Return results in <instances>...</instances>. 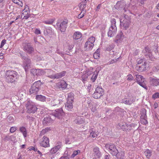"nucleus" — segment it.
<instances>
[{
    "label": "nucleus",
    "mask_w": 159,
    "mask_h": 159,
    "mask_svg": "<svg viewBox=\"0 0 159 159\" xmlns=\"http://www.w3.org/2000/svg\"><path fill=\"white\" fill-rule=\"evenodd\" d=\"M135 98L132 96L129 98H123L121 102L126 104L131 105L135 101Z\"/></svg>",
    "instance_id": "18"
},
{
    "label": "nucleus",
    "mask_w": 159,
    "mask_h": 159,
    "mask_svg": "<svg viewBox=\"0 0 159 159\" xmlns=\"http://www.w3.org/2000/svg\"><path fill=\"white\" fill-rule=\"evenodd\" d=\"M75 123L79 125L83 124L84 122V118L80 116H78L74 121Z\"/></svg>",
    "instance_id": "26"
},
{
    "label": "nucleus",
    "mask_w": 159,
    "mask_h": 159,
    "mask_svg": "<svg viewBox=\"0 0 159 159\" xmlns=\"http://www.w3.org/2000/svg\"><path fill=\"white\" fill-rule=\"evenodd\" d=\"M100 54L97 52H95L93 54V57L95 59H98L99 58Z\"/></svg>",
    "instance_id": "53"
},
{
    "label": "nucleus",
    "mask_w": 159,
    "mask_h": 159,
    "mask_svg": "<svg viewBox=\"0 0 159 159\" xmlns=\"http://www.w3.org/2000/svg\"><path fill=\"white\" fill-rule=\"evenodd\" d=\"M131 18L128 15L125 14V16L120 19L121 29L126 30H128L131 24Z\"/></svg>",
    "instance_id": "2"
},
{
    "label": "nucleus",
    "mask_w": 159,
    "mask_h": 159,
    "mask_svg": "<svg viewBox=\"0 0 159 159\" xmlns=\"http://www.w3.org/2000/svg\"><path fill=\"white\" fill-rule=\"evenodd\" d=\"M136 76L138 84L141 82H144V79L142 76L141 75H136Z\"/></svg>",
    "instance_id": "36"
},
{
    "label": "nucleus",
    "mask_w": 159,
    "mask_h": 159,
    "mask_svg": "<svg viewBox=\"0 0 159 159\" xmlns=\"http://www.w3.org/2000/svg\"><path fill=\"white\" fill-rule=\"evenodd\" d=\"M11 137H10V136L7 135H6L5 136L4 138L3 139V140L4 141H9L10 139V138Z\"/></svg>",
    "instance_id": "61"
},
{
    "label": "nucleus",
    "mask_w": 159,
    "mask_h": 159,
    "mask_svg": "<svg viewBox=\"0 0 159 159\" xmlns=\"http://www.w3.org/2000/svg\"><path fill=\"white\" fill-rule=\"evenodd\" d=\"M60 102V101L58 99H54L52 100L49 104L52 106H54L59 104Z\"/></svg>",
    "instance_id": "32"
},
{
    "label": "nucleus",
    "mask_w": 159,
    "mask_h": 159,
    "mask_svg": "<svg viewBox=\"0 0 159 159\" xmlns=\"http://www.w3.org/2000/svg\"><path fill=\"white\" fill-rule=\"evenodd\" d=\"M144 82H141L140 83H139L138 84L140 85L141 86L145 88V89H147V86L145 85V84L144 83Z\"/></svg>",
    "instance_id": "58"
},
{
    "label": "nucleus",
    "mask_w": 159,
    "mask_h": 159,
    "mask_svg": "<svg viewBox=\"0 0 159 159\" xmlns=\"http://www.w3.org/2000/svg\"><path fill=\"white\" fill-rule=\"evenodd\" d=\"M5 77L7 82L12 83L16 80L19 77V75L16 71L7 70L5 72Z\"/></svg>",
    "instance_id": "1"
},
{
    "label": "nucleus",
    "mask_w": 159,
    "mask_h": 159,
    "mask_svg": "<svg viewBox=\"0 0 159 159\" xmlns=\"http://www.w3.org/2000/svg\"><path fill=\"white\" fill-rule=\"evenodd\" d=\"M152 98L153 99H155L159 98V93L157 92L154 93L152 95Z\"/></svg>",
    "instance_id": "50"
},
{
    "label": "nucleus",
    "mask_w": 159,
    "mask_h": 159,
    "mask_svg": "<svg viewBox=\"0 0 159 159\" xmlns=\"http://www.w3.org/2000/svg\"><path fill=\"white\" fill-rule=\"evenodd\" d=\"M89 136L91 137L95 138L97 136V134H96L95 132L93 131L90 133Z\"/></svg>",
    "instance_id": "56"
},
{
    "label": "nucleus",
    "mask_w": 159,
    "mask_h": 159,
    "mask_svg": "<svg viewBox=\"0 0 159 159\" xmlns=\"http://www.w3.org/2000/svg\"><path fill=\"white\" fill-rule=\"evenodd\" d=\"M105 147L109 150V152L113 156L116 155L118 151L115 145L112 143H108L105 145Z\"/></svg>",
    "instance_id": "8"
},
{
    "label": "nucleus",
    "mask_w": 159,
    "mask_h": 159,
    "mask_svg": "<svg viewBox=\"0 0 159 159\" xmlns=\"http://www.w3.org/2000/svg\"><path fill=\"white\" fill-rule=\"evenodd\" d=\"M89 75L88 74H83L81 76V78L82 81L84 83L85 81L87 80Z\"/></svg>",
    "instance_id": "39"
},
{
    "label": "nucleus",
    "mask_w": 159,
    "mask_h": 159,
    "mask_svg": "<svg viewBox=\"0 0 159 159\" xmlns=\"http://www.w3.org/2000/svg\"><path fill=\"white\" fill-rule=\"evenodd\" d=\"M68 20L65 19L63 20H58L57 23V29L61 32H64L67 27Z\"/></svg>",
    "instance_id": "3"
},
{
    "label": "nucleus",
    "mask_w": 159,
    "mask_h": 159,
    "mask_svg": "<svg viewBox=\"0 0 159 159\" xmlns=\"http://www.w3.org/2000/svg\"><path fill=\"white\" fill-rule=\"evenodd\" d=\"M134 79V77L131 74L128 75L127 77V80L129 81H131Z\"/></svg>",
    "instance_id": "54"
},
{
    "label": "nucleus",
    "mask_w": 159,
    "mask_h": 159,
    "mask_svg": "<svg viewBox=\"0 0 159 159\" xmlns=\"http://www.w3.org/2000/svg\"><path fill=\"white\" fill-rule=\"evenodd\" d=\"M74 94L72 93H70L68 94L67 100V102H72L74 99Z\"/></svg>",
    "instance_id": "30"
},
{
    "label": "nucleus",
    "mask_w": 159,
    "mask_h": 159,
    "mask_svg": "<svg viewBox=\"0 0 159 159\" xmlns=\"http://www.w3.org/2000/svg\"><path fill=\"white\" fill-rule=\"evenodd\" d=\"M114 45L113 44H111V45H110L108 46L106 48V50L107 51H110L112 49L114 48Z\"/></svg>",
    "instance_id": "48"
},
{
    "label": "nucleus",
    "mask_w": 159,
    "mask_h": 159,
    "mask_svg": "<svg viewBox=\"0 0 159 159\" xmlns=\"http://www.w3.org/2000/svg\"><path fill=\"white\" fill-rule=\"evenodd\" d=\"M93 46V45L86 42L84 46V50L87 51L91 50L92 49Z\"/></svg>",
    "instance_id": "27"
},
{
    "label": "nucleus",
    "mask_w": 159,
    "mask_h": 159,
    "mask_svg": "<svg viewBox=\"0 0 159 159\" xmlns=\"http://www.w3.org/2000/svg\"><path fill=\"white\" fill-rule=\"evenodd\" d=\"M18 56L21 58L23 61L28 57L27 54L23 51H20L19 53Z\"/></svg>",
    "instance_id": "31"
},
{
    "label": "nucleus",
    "mask_w": 159,
    "mask_h": 159,
    "mask_svg": "<svg viewBox=\"0 0 159 159\" xmlns=\"http://www.w3.org/2000/svg\"><path fill=\"white\" fill-rule=\"evenodd\" d=\"M64 115V113L62 108L57 109L55 110V111L53 112L52 115L53 117L55 116L58 119H60Z\"/></svg>",
    "instance_id": "17"
},
{
    "label": "nucleus",
    "mask_w": 159,
    "mask_h": 159,
    "mask_svg": "<svg viewBox=\"0 0 159 159\" xmlns=\"http://www.w3.org/2000/svg\"><path fill=\"white\" fill-rule=\"evenodd\" d=\"M147 63L144 62L143 63L141 64L139 61L138 63L136 66V70L138 71L142 72L146 70Z\"/></svg>",
    "instance_id": "15"
},
{
    "label": "nucleus",
    "mask_w": 159,
    "mask_h": 159,
    "mask_svg": "<svg viewBox=\"0 0 159 159\" xmlns=\"http://www.w3.org/2000/svg\"><path fill=\"white\" fill-rule=\"evenodd\" d=\"M140 122L143 125H146L148 123V122L147 121V117L146 118H140Z\"/></svg>",
    "instance_id": "44"
},
{
    "label": "nucleus",
    "mask_w": 159,
    "mask_h": 159,
    "mask_svg": "<svg viewBox=\"0 0 159 159\" xmlns=\"http://www.w3.org/2000/svg\"><path fill=\"white\" fill-rule=\"evenodd\" d=\"M68 49L70 51H71V50L74 47V45L72 44H68Z\"/></svg>",
    "instance_id": "57"
},
{
    "label": "nucleus",
    "mask_w": 159,
    "mask_h": 159,
    "mask_svg": "<svg viewBox=\"0 0 159 159\" xmlns=\"http://www.w3.org/2000/svg\"><path fill=\"white\" fill-rule=\"evenodd\" d=\"M75 138L74 136H69L68 138L66 139V143L70 144L71 142H74L75 141Z\"/></svg>",
    "instance_id": "33"
},
{
    "label": "nucleus",
    "mask_w": 159,
    "mask_h": 159,
    "mask_svg": "<svg viewBox=\"0 0 159 159\" xmlns=\"http://www.w3.org/2000/svg\"><path fill=\"white\" fill-rule=\"evenodd\" d=\"M34 42L36 44H39V42L38 41L37 39V38L35 37H34Z\"/></svg>",
    "instance_id": "64"
},
{
    "label": "nucleus",
    "mask_w": 159,
    "mask_h": 159,
    "mask_svg": "<svg viewBox=\"0 0 159 159\" xmlns=\"http://www.w3.org/2000/svg\"><path fill=\"white\" fill-rule=\"evenodd\" d=\"M151 152L149 149L147 150L145 152V155L148 158H149L152 155Z\"/></svg>",
    "instance_id": "40"
},
{
    "label": "nucleus",
    "mask_w": 159,
    "mask_h": 159,
    "mask_svg": "<svg viewBox=\"0 0 159 159\" xmlns=\"http://www.w3.org/2000/svg\"><path fill=\"white\" fill-rule=\"evenodd\" d=\"M12 1L14 3L17 4L21 7L23 6L22 2L19 0H12Z\"/></svg>",
    "instance_id": "46"
},
{
    "label": "nucleus",
    "mask_w": 159,
    "mask_h": 159,
    "mask_svg": "<svg viewBox=\"0 0 159 159\" xmlns=\"http://www.w3.org/2000/svg\"><path fill=\"white\" fill-rule=\"evenodd\" d=\"M82 36V34L80 32L77 31L75 32L73 35L74 42H75V40L80 39L81 37Z\"/></svg>",
    "instance_id": "25"
},
{
    "label": "nucleus",
    "mask_w": 159,
    "mask_h": 159,
    "mask_svg": "<svg viewBox=\"0 0 159 159\" xmlns=\"http://www.w3.org/2000/svg\"><path fill=\"white\" fill-rule=\"evenodd\" d=\"M127 129H128V131H129L132 129V127L131 124H127Z\"/></svg>",
    "instance_id": "63"
},
{
    "label": "nucleus",
    "mask_w": 159,
    "mask_h": 159,
    "mask_svg": "<svg viewBox=\"0 0 159 159\" xmlns=\"http://www.w3.org/2000/svg\"><path fill=\"white\" fill-rule=\"evenodd\" d=\"M114 7L116 9L123 13H124L127 11V9L125 8L126 4L124 1H118Z\"/></svg>",
    "instance_id": "6"
},
{
    "label": "nucleus",
    "mask_w": 159,
    "mask_h": 159,
    "mask_svg": "<svg viewBox=\"0 0 159 159\" xmlns=\"http://www.w3.org/2000/svg\"><path fill=\"white\" fill-rule=\"evenodd\" d=\"M150 83L153 86H157L159 85V79L150 77Z\"/></svg>",
    "instance_id": "21"
},
{
    "label": "nucleus",
    "mask_w": 159,
    "mask_h": 159,
    "mask_svg": "<svg viewBox=\"0 0 159 159\" xmlns=\"http://www.w3.org/2000/svg\"><path fill=\"white\" fill-rule=\"evenodd\" d=\"M17 129V127H12L10 129V132L11 133H13Z\"/></svg>",
    "instance_id": "55"
},
{
    "label": "nucleus",
    "mask_w": 159,
    "mask_h": 159,
    "mask_svg": "<svg viewBox=\"0 0 159 159\" xmlns=\"http://www.w3.org/2000/svg\"><path fill=\"white\" fill-rule=\"evenodd\" d=\"M98 75V72L97 71L96 72V73H95L93 75V76L91 79V80L92 82H93L95 81V80L97 78Z\"/></svg>",
    "instance_id": "45"
},
{
    "label": "nucleus",
    "mask_w": 159,
    "mask_h": 159,
    "mask_svg": "<svg viewBox=\"0 0 159 159\" xmlns=\"http://www.w3.org/2000/svg\"><path fill=\"white\" fill-rule=\"evenodd\" d=\"M140 118L147 117L146 115V110L145 109H142L141 111Z\"/></svg>",
    "instance_id": "37"
},
{
    "label": "nucleus",
    "mask_w": 159,
    "mask_h": 159,
    "mask_svg": "<svg viewBox=\"0 0 159 159\" xmlns=\"http://www.w3.org/2000/svg\"><path fill=\"white\" fill-rule=\"evenodd\" d=\"M65 108L69 111H72L73 108L72 102H66L65 105Z\"/></svg>",
    "instance_id": "28"
},
{
    "label": "nucleus",
    "mask_w": 159,
    "mask_h": 159,
    "mask_svg": "<svg viewBox=\"0 0 159 159\" xmlns=\"http://www.w3.org/2000/svg\"><path fill=\"white\" fill-rule=\"evenodd\" d=\"M53 116L52 115L44 117L42 121L43 125L44 126L50 125L53 122Z\"/></svg>",
    "instance_id": "12"
},
{
    "label": "nucleus",
    "mask_w": 159,
    "mask_h": 159,
    "mask_svg": "<svg viewBox=\"0 0 159 159\" xmlns=\"http://www.w3.org/2000/svg\"><path fill=\"white\" fill-rule=\"evenodd\" d=\"M45 72L43 70L40 69H37V75H43L45 74Z\"/></svg>",
    "instance_id": "42"
},
{
    "label": "nucleus",
    "mask_w": 159,
    "mask_h": 159,
    "mask_svg": "<svg viewBox=\"0 0 159 159\" xmlns=\"http://www.w3.org/2000/svg\"><path fill=\"white\" fill-rule=\"evenodd\" d=\"M111 26L107 33V35L108 37H113L116 34L117 31V28L116 26V22L115 19H111Z\"/></svg>",
    "instance_id": "4"
},
{
    "label": "nucleus",
    "mask_w": 159,
    "mask_h": 159,
    "mask_svg": "<svg viewBox=\"0 0 159 159\" xmlns=\"http://www.w3.org/2000/svg\"><path fill=\"white\" fill-rule=\"evenodd\" d=\"M124 38V35L122 32L118 33L116 37V42L117 43H120Z\"/></svg>",
    "instance_id": "23"
},
{
    "label": "nucleus",
    "mask_w": 159,
    "mask_h": 159,
    "mask_svg": "<svg viewBox=\"0 0 159 159\" xmlns=\"http://www.w3.org/2000/svg\"><path fill=\"white\" fill-rule=\"evenodd\" d=\"M34 33L36 34H41L40 30L38 29H36L34 31Z\"/></svg>",
    "instance_id": "62"
},
{
    "label": "nucleus",
    "mask_w": 159,
    "mask_h": 159,
    "mask_svg": "<svg viewBox=\"0 0 159 159\" xmlns=\"http://www.w3.org/2000/svg\"><path fill=\"white\" fill-rule=\"evenodd\" d=\"M95 41V38L94 37L92 36L89 38L86 42L91 43L94 45V43Z\"/></svg>",
    "instance_id": "38"
},
{
    "label": "nucleus",
    "mask_w": 159,
    "mask_h": 159,
    "mask_svg": "<svg viewBox=\"0 0 159 159\" xmlns=\"http://www.w3.org/2000/svg\"><path fill=\"white\" fill-rule=\"evenodd\" d=\"M152 70L154 72H157L159 70V65H157L153 67Z\"/></svg>",
    "instance_id": "52"
},
{
    "label": "nucleus",
    "mask_w": 159,
    "mask_h": 159,
    "mask_svg": "<svg viewBox=\"0 0 159 159\" xmlns=\"http://www.w3.org/2000/svg\"><path fill=\"white\" fill-rule=\"evenodd\" d=\"M127 124H126L121 125L120 124L119 126L123 131H127L128 129H127Z\"/></svg>",
    "instance_id": "41"
},
{
    "label": "nucleus",
    "mask_w": 159,
    "mask_h": 159,
    "mask_svg": "<svg viewBox=\"0 0 159 159\" xmlns=\"http://www.w3.org/2000/svg\"><path fill=\"white\" fill-rule=\"evenodd\" d=\"M142 52L148 59L152 61H154V57L152 55L151 50L149 47H145L143 50Z\"/></svg>",
    "instance_id": "10"
},
{
    "label": "nucleus",
    "mask_w": 159,
    "mask_h": 159,
    "mask_svg": "<svg viewBox=\"0 0 159 159\" xmlns=\"http://www.w3.org/2000/svg\"><path fill=\"white\" fill-rule=\"evenodd\" d=\"M36 99L37 100L43 102H44L46 100V97L44 96L41 95H36Z\"/></svg>",
    "instance_id": "35"
},
{
    "label": "nucleus",
    "mask_w": 159,
    "mask_h": 159,
    "mask_svg": "<svg viewBox=\"0 0 159 159\" xmlns=\"http://www.w3.org/2000/svg\"><path fill=\"white\" fill-rule=\"evenodd\" d=\"M30 72L34 75H37V69H31Z\"/></svg>",
    "instance_id": "51"
},
{
    "label": "nucleus",
    "mask_w": 159,
    "mask_h": 159,
    "mask_svg": "<svg viewBox=\"0 0 159 159\" xmlns=\"http://www.w3.org/2000/svg\"><path fill=\"white\" fill-rule=\"evenodd\" d=\"M124 155V153L121 151L120 152H118L116 155L115 156H116V159H125Z\"/></svg>",
    "instance_id": "29"
},
{
    "label": "nucleus",
    "mask_w": 159,
    "mask_h": 159,
    "mask_svg": "<svg viewBox=\"0 0 159 159\" xmlns=\"http://www.w3.org/2000/svg\"><path fill=\"white\" fill-rule=\"evenodd\" d=\"M93 155L95 158H99L102 156L101 153L98 147H96L93 148Z\"/></svg>",
    "instance_id": "19"
},
{
    "label": "nucleus",
    "mask_w": 159,
    "mask_h": 159,
    "mask_svg": "<svg viewBox=\"0 0 159 159\" xmlns=\"http://www.w3.org/2000/svg\"><path fill=\"white\" fill-rule=\"evenodd\" d=\"M57 85L60 88H61L62 89H63L66 88L67 84L65 81H61L57 83Z\"/></svg>",
    "instance_id": "24"
},
{
    "label": "nucleus",
    "mask_w": 159,
    "mask_h": 159,
    "mask_svg": "<svg viewBox=\"0 0 159 159\" xmlns=\"http://www.w3.org/2000/svg\"><path fill=\"white\" fill-rule=\"evenodd\" d=\"M7 120L10 122H12L14 121L13 117L10 115L8 116L7 117Z\"/></svg>",
    "instance_id": "59"
},
{
    "label": "nucleus",
    "mask_w": 159,
    "mask_h": 159,
    "mask_svg": "<svg viewBox=\"0 0 159 159\" xmlns=\"http://www.w3.org/2000/svg\"><path fill=\"white\" fill-rule=\"evenodd\" d=\"M23 50L29 54L34 52V49L30 43H25L23 46Z\"/></svg>",
    "instance_id": "14"
},
{
    "label": "nucleus",
    "mask_w": 159,
    "mask_h": 159,
    "mask_svg": "<svg viewBox=\"0 0 159 159\" xmlns=\"http://www.w3.org/2000/svg\"><path fill=\"white\" fill-rule=\"evenodd\" d=\"M62 146L61 143V142L57 143V145L51 150L49 153L53 154L56 152L57 151L61 148Z\"/></svg>",
    "instance_id": "20"
},
{
    "label": "nucleus",
    "mask_w": 159,
    "mask_h": 159,
    "mask_svg": "<svg viewBox=\"0 0 159 159\" xmlns=\"http://www.w3.org/2000/svg\"><path fill=\"white\" fill-rule=\"evenodd\" d=\"M41 84L40 80L35 82L31 86L29 90L30 93L31 94L33 93L36 94L40 89V87Z\"/></svg>",
    "instance_id": "7"
},
{
    "label": "nucleus",
    "mask_w": 159,
    "mask_h": 159,
    "mask_svg": "<svg viewBox=\"0 0 159 159\" xmlns=\"http://www.w3.org/2000/svg\"><path fill=\"white\" fill-rule=\"evenodd\" d=\"M80 153V150H77V151H73V154L71 155V157L74 158L77 155L78 153Z\"/></svg>",
    "instance_id": "47"
},
{
    "label": "nucleus",
    "mask_w": 159,
    "mask_h": 159,
    "mask_svg": "<svg viewBox=\"0 0 159 159\" xmlns=\"http://www.w3.org/2000/svg\"><path fill=\"white\" fill-rule=\"evenodd\" d=\"M27 112L29 113H34L37 111L38 108L33 103L27 102L26 105Z\"/></svg>",
    "instance_id": "9"
},
{
    "label": "nucleus",
    "mask_w": 159,
    "mask_h": 159,
    "mask_svg": "<svg viewBox=\"0 0 159 159\" xmlns=\"http://www.w3.org/2000/svg\"><path fill=\"white\" fill-rule=\"evenodd\" d=\"M23 66L24 68L26 71L28 69L31 68V61L30 58L28 57L26 58L23 61Z\"/></svg>",
    "instance_id": "13"
},
{
    "label": "nucleus",
    "mask_w": 159,
    "mask_h": 159,
    "mask_svg": "<svg viewBox=\"0 0 159 159\" xmlns=\"http://www.w3.org/2000/svg\"><path fill=\"white\" fill-rule=\"evenodd\" d=\"M104 90L101 87H98L96 89L95 91L93 94V97L95 99L100 98L104 94Z\"/></svg>",
    "instance_id": "11"
},
{
    "label": "nucleus",
    "mask_w": 159,
    "mask_h": 159,
    "mask_svg": "<svg viewBox=\"0 0 159 159\" xmlns=\"http://www.w3.org/2000/svg\"><path fill=\"white\" fill-rule=\"evenodd\" d=\"M20 131L21 132L25 138L27 137V131L26 128L24 127H21L20 128Z\"/></svg>",
    "instance_id": "34"
},
{
    "label": "nucleus",
    "mask_w": 159,
    "mask_h": 159,
    "mask_svg": "<svg viewBox=\"0 0 159 159\" xmlns=\"http://www.w3.org/2000/svg\"><path fill=\"white\" fill-rule=\"evenodd\" d=\"M41 146L47 148L49 146V139L45 136H44L41 139L40 143Z\"/></svg>",
    "instance_id": "16"
},
{
    "label": "nucleus",
    "mask_w": 159,
    "mask_h": 159,
    "mask_svg": "<svg viewBox=\"0 0 159 159\" xmlns=\"http://www.w3.org/2000/svg\"><path fill=\"white\" fill-rule=\"evenodd\" d=\"M6 40L5 39H4L2 40V41L1 43V45L0 46V48H2L4 46V45L6 43Z\"/></svg>",
    "instance_id": "60"
},
{
    "label": "nucleus",
    "mask_w": 159,
    "mask_h": 159,
    "mask_svg": "<svg viewBox=\"0 0 159 159\" xmlns=\"http://www.w3.org/2000/svg\"><path fill=\"white\" fill-rule=\"evenodd\" d=\"M30 11L23 10L21 16V18L22 19H27L30 17Z\"/></svg>",
    "instance_id": "22"
},
{
    "label": "nucleus",
    "mask_w": 159,
    "mask_h": 159,
    "mask_svg": "<svg viewBox=\"0 0 159 159\" xmlns=\"http://www.w3.org/2000/svg\"><path fill=\"white\" fill-rule=\"evenodd\" d=\"M46 70V72L49 73L50 74L48 76V77L51 79H58L61 78L64 76L66 73L65 71H63L60 73L53 74L54 71L53 70L51 69H47Z\"/></svg>",
    "instance_id": "5"
},
{
    "label": "nucleus",
    "mask_w": 159,
    "mask_h": 159,
    "mask_svg": "<svg viewBox=\"0 0 159 159\" xmlns=\"http://www.w3.org/2000/svg\"><path fill=\"white\" fill-rule=\"evenodd\" d=\"M49 129L48 128H45V129L42 130L39 134L40 136L42 135H43L44 134H45L47 132L48 130H49Z\"/></svg>",
    "instance_id": "49"
},
{
    "label": "nucleus",
    "mask_w": 159,
    "mask_h": 159,
    "mask_svg": "<svg viewBox=\"0 0 159 159\" xmlns=\"http://www.w3.org/2000/svg\"><path fill=\"white\" fill-rule=\"evenodd\" d=\"M54 21V19H50L44 21H43V22L47 24L51 25L53 23Z\"/></svg>",
    "instance_id": "43"
}]
</instances>
